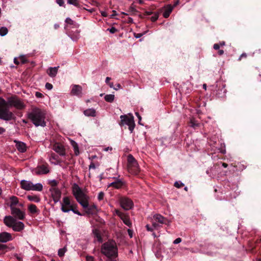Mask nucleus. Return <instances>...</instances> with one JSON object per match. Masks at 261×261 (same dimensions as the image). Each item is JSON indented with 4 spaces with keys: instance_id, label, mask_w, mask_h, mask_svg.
<instances>
[{
    "instance_id": "nucleus-49",
    "label": "nucleus",
    "mask_w": 261,
    "mask_h": 261,
    "mask_svg": "<svg viewBox=\"0 0 261 261\" xmlns=\"http://www.w3.org/2000/svg\"><path fill=\"white\" fill-rule=\"evenodd\" d=\"M115 214L116 215H117L119 217H120L121 216H122V215L124 214L121 212H120L119 210H115Z\"/></svg>"
},
{
    "instance_id": "nucleus-23",
    "label": "nucleus",
    "mask_w": 261,
    "mask_h": 261,
    "mask_svg": "<svg viewBox=\"0 0 261 261\" xmlns=\"http://www.w3.org/2000/svg\"><path fill=\"white\" fill-rule=\"evenodd\" d=\"M43 189V185L41 183L34 184L32 182V186L31 187V191H41Z\"/></svg>"
},
{
    "instance_id": "nucleus-24",
    "label": "nucleus",
    "mask_w": 261,
    "mask_h": 261,
    "mask_svg": "<svg viewBox=\"0 0 261 261\" xmlns=\"http://www.w3.org/2000/svg\"><path fill=\"white\" fill-rule=\"evenodd\" d=\"M70 144H71V146L73 148L75 155L76 156L79 155L80 151H79V146H78V144H77V143L72 140H70Z\"/></svg>"
},
{
    "instance_id": "nucleus-63",
    "label": "nucleus",
    "mask_w": 261,
    "mask_h": 261,
    "mask_svg": "<svg viewBox=\"0 0 261 261\" xmlns=\"http://www.w3.org/2000/svg\"><path fill=\"white\" fill-rule=\"evenodd\" d=\"M110 80H111L110 77H107L106 79V83L108 84L110 83L109 81H110Z\"/></svg>"
},
{
    "instance_id": "nucleus-10",
    "label": "nucleus",
    "mask_w": 261,
    "mask_h": 261,
    "mask_svg": "<svg viewBox=\"0 0 261 261\" xmlns=\"http://www.w3.org/2000/svg\"><path fill=\"white\" fill-rule=\"evenodd\" d=\"M50 191L55 203H57L59 201L61 196V192L60 190L56 187H52L50 189Z\"/></svg>"
},
{
    "instance_id": "nucleus-50",
    "label": "nucleus",
    "mask_w": 261,
    "mask_h": 261,
    "mask_svg": "<svg viewBox=\"0 0 261 261\" xmlns=\"http://www.w3.org/2000/svg\"><path fill=\"white\" fill-rule=\"evenodd\" d=\"M181 242V238H178L176 239L174 241L173 243H174V244H178V243H180Z\"/></svg>"
},
{
    "instance_id": "nucleus-9",
    "label": "nucleus",
    "mask_w": 261,
    "mask_h": 261,
    "mask_svg": "<svg viewBox=\"0 0 261 261\" xmlns=\"http://www.w3.org/2000/svg\"><path fill=\"white\" fill-rule=\"evenodd\" d=\"M52 149L61 156L66 155V150L64 146L58 142H55L53 144Z\"/></svg>"
},
{
    "instance_id": "nucleus-7",
    "label": "nucleus",
    "mask_w": 261,
    "mask_h": 261,
    "mask_svg": "<svg viewBox=\"0 0 261 261\" xmlns=\"http://www.w3.org/2000/svg\"><path fill=\"white\" fill-rule=\"evenodd\" d=\"M127 169L128 172L133 174H137L140 171L138 164L132 154L127 156Z\"/></svg>"
},
{
    "instance_id": "nucleus-6",
    "label": "nucleus",
    "mask_w": 261,
    "mask_h": 261,
    "mask_svg": "<svg viewBox=\"0 0 261 261\" xmlns=\"http://www.w3.org/2000/svg\"><path fill=\"white\" fill-rule=\"evenodd\" d=\"M120 122L119 125L120 126L127 125L128 126V129L130 133H132L135 126L134 117L132 115L129 114V116L127 115H121L120 117Z\"/></svg>"
},
{
    "instance_id": "nucleus-28",
    "label": "nucleus",
    "mask_w": 261,
    "mask_h": 261,
    "mask_svg": "<svg viewBox=\"0 0 261 261\" xmlns=\"http://www.w3.org/2000/svg\"><path fill=\"white\" fill-rule=\"evenodd\" d=\"M62 205L67 206L70 208L73 207L71 204L70 199L68 197H65L63 198Z\"/></svg>"
},
{
    "instance_id": "nucleus-8",
    "label": "nucleus",
    "mask_w": 261,
    "mask_h": 261,
    "mask_svg": "<svg viewBox=\"0 0 261 261\" xmlns=\"http://www.w3.org/2000/svg\"><path fill=\"white\" fill-rule=\"evenodd\" d=\"M121 206L125 210H129L133 207V202L127 197H122L120 199Z\"/></svg>"
},
{
    "instance_id": "nucleus-56",
    "label": "nucleus",
    "mask_w": 261,
    "mask_h": 261,
    "mask_svg": "<svg viewBox=\"0 0 261 261\" xmlns=\"http://www.w3.org/2000/svg\"><path fill=\"white\" fill-rule=\"evenodd\" d=\"M6 132L5 128L2 127H0V135L3 134Z\"/></svg>"
},
{
    "instance_id": "nucleus-15",
    "label": "nucleus",
    "mask_w": 261,
    "mask_h": 261,
    "mask_svg": "<svg viewBox=\"0 0 261 261\" xmlns=\"http://www.w3.org/2000/svg\"><path fill=\"white\" fill-rule=\"evenodd\" d=\"M82 91V88L81 86L78 85H74L72 86L71 89V93L73 95H76L78 96H81Z\"/></svg>"
},
{
    "instance_id": "nucleus-41",
    "label": "nucleus",
    "mask_w": 261,
    "mask_h": 261,
    "mask_svg": "<svg viewBox=\"0 0 261 261\" xmlns=\"http://www.w3.org/2000/svg\"><path fill=\"white\" fill-rule=\"evenodd\" d=\"M184 184L180 181H175L174 182V186L177 188H179L183 186Z\"/></svg>"
},
{
    "instance_id": "nucleus-61",
    "label": "nucleus",
    "mask_w": 261,
    "mask_h": 261,
    "mask_svg": "<svg viewBox=\"0 0 261 261\" xmlns=\"http://www.w3.org/2000/svg\"><path fill=\"white\" fill-rule=\"evenodd\" d=\"M135 114L137 116V117H138V118L139 119V121H140L141 120V117L140 115H139V113L136 112Z\"/></svg>"
},
{
    "instance_id": "nucleus-34",
    "label": "nucleus",
    "mask_w": 261,
    "mask_h": 261,
    "mask_svg": "<svg viewBox=\"0 0 261 261\" xmlns=\"http://www.w3.org/2000/svg\"><path fill=\"white\" fill-rule=\"evenodd\" d=\"M128 12L131 15H136L137 11V10L134 8V7L132 5L128 9Z\"/></svg>"
},
{
    "instance_id": "nucleus-62",
    "label": "nucleus",
    "mask_w": 261,
    "mask_h": 261,
    "mask_svg": "<svg viewBox=\"0 0 261 261\" xmlns=\"http://www.w3.org/2000/svg\"><path fill=\"white\" fill-rule=\"evenodd\" d=\"M14 62L15 64L18 65L19 63V61H18V59L17 58L14 59Z\"/></svg>"
},
{
    "instance_id": "nucleus-47",
    "label": "nucleus",
    "mask_w": 261,
    "mask_h": 261,
    "mask_svg": "<svg viewBox=\"0 0 261 261\" xmlns=\"http://www.w3.org/2000/svg\"><path fill=\"white\" fill-rule=\"evenodd\" d=\"M86 259V261H94V257L92 256L87 255Z\"/></svg>"
},
{
    "instance_id": "nucleus-33",
    "label": "nucleus",
    "mask_w": 261,
    "mask_h": 261,
    "mask_svg": "<svg viewBox=\"0 0 261 261\" xmlns=\"http://www.w3.org/2000/svg\"><path fill=\"white\" fill-rule=\"evenodd\" d=\"M8 29L6 27H1L0 28V35L4 36L8 33Z\"/></svg>"
},
{
    "instance_id": "nucleus-45",
    "label": "nucleus",
    "mask_w": 261,
    "mask_h": 261,
    "mask_svg": "<svg viewBox=\"0 0 261 261\" xmlns=\"http://www.w3.org/2000/svg\"><path fill=\"white\" fill-rule=\"evenodd\" d=\"M53 85L48 83H46L45 84V88L48 90H51L53 88Z\"/></svg>"
},
{
    "instance_id": "nucleus-42",
    "label": "nucleus",
    "mask_w": 261,
    "mask_h": 261,
    "mask_svg": "<svg viewBox=\"0 0 261 261\" xmlns=\"http://www.w3.org/2000/svg\"><path fill=\"white\" fill-rule=\"evenodd\" d=\"M7 248L6 245L0 244V254L3 253V251Z\"/></svg>"
},
{
    "instance_id": "nucleus-20",
    "label": "nucleus",
    "mask_w": 261,
    "mask_h": 261,
    "mask_svg": "<svg viewBox=\"0 0 261 261\" xmlns=\"http://www.w3.org/2000/svg\"><path fill=\"white\" fill-rule=\"evenodd\" d=\"M10 209L12 208L15 207V206L19 204V200L17 197L14 196H11L10 197Z\"/></svg>"
},
{
    "instance_id": "nucleus-60",
    "label": "nucleus",
    "mask_w": 261,
    "mask_h": 261,
    "mask_svg": "<svg viewBox=\"0 0 261 261\" xmlns=\"http://www.w3.org/2000/svg\"><path fill=\"white\" fill-rule=\"evenodd\" d=\"M146 228L148 231H152V229L148 224L146 225Z\"/></svg>"
},
{
    "instance_id": "nucleus-48",
    "label": "nucleus",
    "mask_w": 261,
    "mask_h": 261,
    "mask_svg": "<svg viewBox=\"0 0 261 261\" xmlns=\"http://www.w3.org/2000/svg\"><path fill=\"white\" fill-rule=\"evenodd\" d=\"M95 165L94 164V163L93 162H91L90 164V165L89 166V170H91V169H95Z\"/></svg>"
},
{
    "instance_id": "nucleus-39",
    "label": "nucleus",
    "mask_w": 261,
    "mask_h": 261,
    "mask_svg": "<svg viewBox=\"0 0 261 261\" xmlns=\"http://www.w3.org/2000/svg\"><path fill=\"white\" fill-rule=\"evenodd\" d=\"M61 210L64 213H67L71 211L70 208L68 207L67 206H65L64 205H62Z\"/></svg>"
},
{
    "instance_id": "nucleus-22",
    "label": "nucleus",
    "mask_w": 261,
    "mask_h": 261,
    "mask_svg": "<svg viewBox=\"0 0 261 261\" xmlns=\"http://www.w3.org/2000/svg\"><path fill=\"white\" fill-rule=\"evenodd\" d=\"M153 219L155 222H158L160 224H164L165 223L166 219L160 214H155L153 216Z\"/></svg>"
},
{
    "instance_id": "nucleus-11",
    "label": "nucleus",
    "mask_w": 261,
    "mask_h": 261,
    "mask_svg": "<svg viewBox=\"0 0 261 261\" xmlns=\"http://www.w3.org/2000/svg\"><path fill=\"white\" fill-rule=\"evenodd\" d=\"M11 214L16 218L23 220L25 218V213L20 209L14 207L11 209Z\"/></svg>"
},
{
    "instance_id": "nucleus-44",
    "label": "nucleus",
    "mask_w": 261,
    "mask_h": 261,
    "mask_svg": "<svg viewBox=\"0 0 261 261\" xmlns=\"http://www.w3.org/2000/svg\"><path fill=\"white\" fill-rule=\"evenodd\" d=\"M70 210H71V211H72L74 214H76L79 216L82 215L79 211H78L77 210L74 208L73 207H71V208H70Z\"/></svg>"
},
{
    "instance_id": "nucleus-16",
    "label": "nucleus",
    "mask_w": 261,
    "mask_h": 261,
    "mask_svg": "<svg viewBox=\"0 0 261 261\" xmlns=\"http://www.w3.org/2000/svg\"><path fill=\"white\" fill-rule=\"evenodd\" d=\"M49 160L50 163L54 165H59L62 162V161L58 159V156L54 153H50Z\"/></svg>"
},
{
    "instance_id": "nucleus-36",
    "label": "nucleus",
    "mask_w": 261,
    "mask_h": 261,
    "mask_svg": "<svg viewBox=\"0 0 261 261\" xmlns=\"http://www.w3.org/2000/svg\"><path fill=\"white\" fill-rule=\"evenodd\" d=\"M19 62H21L22 64H24L27 62L26 57L24 55H21L19 57Z\"/></svg>"
},
{
    "instance_id": "nucleus-26",
    "label": "nucleus",
    "mask_w": 261,
    "mask_h": 261,
    "mask_svg": "<svg viewBox=\"0 0 261 261\" xmlns=\"http://www.w3.org/2000/svg\"><path fill=\"white\" fill-rule=\"evenodd\" d=\"M28 199L30 201H34L35 202H39L40 201V198L37 195H28Z\"/></svg>"
},
{
    "instance_id": "nucleus-43",
    "label": "nucleus",
    "mask_w": 261,
    "mask_h": 261,
    "mask_svg": "<svg viewBox=\"0 0 261 261\" xmlns=\"http://www.w3.org/2000/svg\"><path fill=\"white\" fill-rule=\"evenodd\" d=\"M107 30L109 31L111 34H114L117 31V30L115 27H112L111 28L108 29Z\"/></svg>"
},
{
    "instance_id": "nucleus-4",
    "label": "nucleus",
    "mask_w": 261,
    "mask_h": 261,
    "mask_svg": "<svg viewBox=\"0 0 261 261\" xmlns=\"http://www.w3.org/2000/svg\"><path fill=\"white\" fill-rule=\"evenodd\" d=\"M101 252L109 258L116 257L118 255V249L116 243L113 241L105 243L101 246Z\"/></svg>"
},
{
    "instance_id": "nucleus-27",
    "label": "nucleus",
    "mask_w": 261,
    "mask_h": 261,
    "mask_svg": "<svg viewBox=\"0 0 261 261\" xmlns=\"http://www.w3.org/2000/svg\"><path fill=\"white\" fill-rule=\"evenodd\" d=\"M122 186L123 182L120 180H118L116 181L112 182L110 185V186H112L116 189H119L121 188Z\"/></svg>"
},
{
    "instance_id": "nucleus-18",
    "label": "nucleus",
    "mask_w": 261,
    "mask_h": 261,
    "mask_svg": "<svg viewBox=\"0 0 261 261\" xmlns=\"http://www.w3.org/2000/svg\"><path fill=\"white\" fill-rule=\"evenodd\" d=\"M59 66L49 67L47 71L48 75L51 77H54L56 76Z\"/></svg>"
},
{
    "instance_id": "nucleus-5",
    "label": "nucleus",
    "mask_w": 261,
    "mask_h": 261,
    "mask_svg": "<svg viewBox=\"0 0 261 261\" xmlns=\"http://www.w3.org/2000/svg\"><path fill=\"white\" fill-rule=\"evenodd\" d=\"M4 223L7 226L11 227L15 231L19 232L24 228V224L21 221H17L12 216H6L4 219Z\"/></svg>"
},
{
    "instance_id": "nucleus-29",
    "label": "nucleus",
    "mask_w": 261,
    "mask_h": 261,
    "mask_svg": "<svg viewBox=\"0 0 261 261\" xmlns=\"http://www.w3.org/2000/svg\"><path fill=\"white\" fill-rule=\"evenodd\" d=\"M28 209L32 214H35L38 212L37 206L35 204H33L29 205Z\"/></svg>"
},
{
    "instance_id": "nucleus-19",
    "label": "nucleus",
    "mask_w": 261,
    "mask_h": 261,
    "mask_svg": "<svg viewBox=\"0 0 261 261\" xmlns=\"http://www.w3.org/2000/svg\"><path fill=\"white\" fill-rule=\"evenodd\" d=\"M173 9V6H172L170 5H168L166 7H165V11L163 14L164 17L168 18L171 12L172 11Z\"/></svg>"
},
{
    "instance_id": "nucleus-46",
    "label": "nucleus",
    "mask_w": 261,
    "mask_h": 261,
    "mask_svg": "<svg viewBox=\"0 0 261 261\" xmlns=\"http://www.w3.org/2000/svg\"><path fill=\"white\" fill-rule=\"evenodd\" d=\"M190 123L191 126L192 127L195 128L196 126H198V123H196L194 120H191Z\"/></svg>"
},
{
    "instance_id": "nucleus-52",
    "label": "nucleus",
    "mask_w": 261,
    "mask_h": 261,
    "mask_svg": "<svg viewBox=\"0 0 261 261\" xmlns=\"http://www.w3.org/2000/svg\"><path fill=\"white\" fill-rule=\"evenodd\" d=\"M143 36V34L142 33H138V34H135L134 36L136 38H139Z\"/></svg>"
},
{
    "instance_id": "nucleus-3",
    "label": "nucleus",
    "mask_w": 261,
    "mask_h": 261,
    "mask_svg": "<svg viewBox=\"0 0 261 261\" xmlns=\"http://www.w3.org/2000/svg\"><path fill=\"white\" fill-rule=\"evenodd\" d=\"M28 118L37 127L39 126L44 127L46 126L45 114L39 108H33L32 111L28 114Z\"/></svg>"
},
{
    "instance_id": "nucleus-13",
    "label": "nucleus",
    "mask_w": 261,
    "mask_h": 261,
    "mask_svg": "<svg viewBox=\"0 0 261 261\" xmlns=\"http://www.w3.org/2000/svg\"><path fill=\"white\" fill-rule=\"evenodd\" d=\"M14 142L15 143V146L17 150L20 152H24L27 150L26 145L24 143L14 140Z\"/></svg>"
},
{
    "instance_id": "nucleus-40",
    "label": "nucleus",
    "mask_w": 261,
    "mask_h": 261,
    "mask_svg": "<svg viewBox=\"0 0 261 261\" xmlns=\"http://www.w3.org/2000/svg\"><path fill=\"white\" fill-rule=\"evenodd\" d=\"M105 194L103 192H100L98 193L97 198L98 200H102L104 198Z\"/></svg>"
},
{
    "instance_id": "nucleus-21",
    "label": "nucleus",
    "mask_w": 261,
    "mask_h": 261,
    "mask_svg": "<svg viewBox=\"0 0 261 261\" xmlns=\"http://www.w3.org/2000/svg\"><path fill=\"white\" fill-rule=\"evenodd\" d=\"M84 114L87 117H95L96 116V111L94 109H88L84 111Z\"/></svg>"
},
{
    "instance_id": "nucleus-32",
    "label": "nucleus",
    "mask_w": 261,
    "mask_h": 261,
    "mask_svg": "<svg viewBox=\"0 0 261 261\" xmlns=\"http://www.w3.org/2000/svg\"><path fill=\"white\" fill-rule=\"evenodd\" d=\"M93 234H94V236L96 238L98 242H100L102 241V238H101L100 234L98 230L95 229L94 230H93Z\"/></svg>"
},
{
    "instance_id": "nucleus-17",
    "label": "nucleus",
    "mask_w": 261,
    "mask_h": 261,
    "mask_svg": "<svg viewBox=\"0 0 261 261\" xmlns=\"http://www.w3.org/2000/svg\"><path fill=\"white\" fill-rule=\"evenodd\" d=\"M49 171L48 167L45 165H41L36 169V173L37 174H43L48 173Z\"/></svg>"
},
{
    "instance_id": "nucleus-57",
    "label": "nucleus",
    "mask_w": 261,
    "mask_h": 261,
    "mask_svg": "<svg viewBox=\"0 0 261 261\" xmlns=\"http://www.w3.org/2000/svg\"><path fill=\"white\" fill-rule=\"evenodd\" d=\"M153 14V13L152 12V11H146L145 12V15H150L151 14Z\"/></svg>"
},
{
    "instance_id": "nucleus-35",
    "label": "nucleus",
    "mask_w": 261,
    "mask_h": 261,
    "mask_svg": "<svg viewBox=\"0 0 261 261\" xmlns=\"http://www.w3.org/2000/svg\"><path fill=\"white\" fill-rule=\"evenodd\" d=\"M67 3L70 5H73L76 7H78L79 5L77 0H68Z\"/></svg>"
},
{
    "instance_id": "nucleus-25",
    "label": "nucleus",
    "mask_w": 261,
    "mask_h": 261,
    "mask_svg": "<svg viewBox=\"0 0 261 261\" xmlns=\"http://www.w3.org/2000/svg\"><path fill=\"white\" fill-rule=\"evenodd\" d=\"M121 219L123 221V223L128 226H130L132 224L130 221L126 214H123L122 216L120 217Z\"/></svg>"
},
{
    "instance_id": "nucleus-14",
    "label": "nucleus",
    "mask_w": 261,
    "mask_h": 261,
    "mask_svg": "<svg viewBox=\"0 0 261 261\" xmlns=\"http://www.w3.org/2000/svg\"><path fill=\"white\" fill-rule=\"evenodd\" d=\"M32 186V182L30 180L24 179L20 181L21 188L26 191H31V187Z\"/></svg>"
},
{
    "instance_id": "nucleus-58",
    "label": "nucleus",
    "mask_w": 261,
    "mask_h": 261,
    "mask_svg": "<svg viewBox=\"0 0 261 261\" xmlns=\"http://www.w3.org/2000/svg\"><path fill=\"white\" fill-rule=\"evenodd\" d=\"M112 150V148L110 147H106L103 149V150L105 151H108L109 150Z\"/></svg>"
},
{
    "instance_id": "nucleus-64",
    "label": "nucleus",
    "mask_w": 261,
    "mask_h": 261,
    "mask_svg": "<svg viewBox=\"0 0 261 261\" xmlns=\"http://www.w3.org/2000/svg\"><path fill=\"white\" fill-rule=\"evenodd\" d=\"M218 54H219V55H222L224 54L223 50H222V49L219 50L218 51Z\"/></svg>"
},
{
    "instance_id": "nucleus-54",
    "label": "nucleus",
    "mask_w": 261,
    "mask_h": 261,
    "mask_svg": "<svg viewBox=\"0 0 261 261\" xmlns=\"http://www.w3.org/2000/svg\"><path fill=\"white\" fill-rule=\"evenodd\" d=\"M35 95H36V97H37L41 98V97H42V95H42V93H40V92H36V94H35Z\"/></svg>"
},
{
    "instance_id": "nucleus-53",
    "label": "nucleus",
    "mask_w": 261,
    "mask_h": 261,
    "mask_svg": "<svg viewBox=\"0 0 261 261\" xmlns=\"http://www.w3.org/2000/svg\"><path fill=\"white\" fill-rule=\"evenodd\" d=\"M247 57V54L246 53H243L241 55L239 58V60H241L243 58H246Z\"/></svg>"
},
{
    "instance_id": "nucleus-1",
    "label": "nucleus",
    "mask_w": 261,
    "mask_h": 261,
    "mask_svg": "<svg viewBox=\"0 0 261 261\" xmlns=\"http://www.w3.org/2000/svg\"><path fill=\"white\" fill-rule=\"evenodd\" d=\"M26 105L23 100L16 95L7 97L6 99L0 97V119L10 121L15 119L14 114L10 111V108H14L18 110L25 108Z\"/></svg>"
},
{
    "instance_id": "nucleus-59",
    "label": "nucleus",
    "mask_w": 261,
    "mask_h": 261,
    "mask_svg": "<svg viewBox=\"0 0 261 261\" xmlns=\"http://www.w3.org/2000/svg\"><path fill=\"white\" fill-rule=\"evenodd\" d=\"M108 84H109V85L110 88H113L114 89L116 90H117V88H115L114 87L113 83H109Z\"/></svg>"
},
{
    "instance_id": "nucleus-51",
    "label": "nucleus",
    "mask_w": 261,
    "mask_h": 261,
    "mask_svg": "<svg viewBox=\"0 0 261 261\" xmlns=\"http://www.w3.org/2000/svg\"><path fill=\"white\" fill-rule=\"evenodd\" d=\"M57 3L60 6H63L64 5V2L63 0H57Z\"/></svg>"
},
{
    "instance_id": "nucleus-38",
    "label": "nucleus",
    "mask_w": 261,
    "mask_h": 261,
    "mask_svg": "<svg viewBox=\"0 0 261 261\" xmlns=\"http://www.w3.org/2000/svg\"><path fill=\"white\" fill-rule=\"evenodd\" d=\"M66 252L65 248H61L58 250V255L60 257L63 256Z\"/></svg>"
},
{
    "instance_id": "nucleus-12",
    "label": "nucleus",
    "mask_w": 261,
    "mask_h": 261,
    "mask_svg": "<svg viewBox=\"0 0 261 261\" xmlns=\"http://www.w3.org/2000/svg\"><path fill=\"white\" fill-rule=\"evenodd\" d=\"M12 240V238L10 233L3 232L0 233V242L6 243Z\"/></svg>"
},
{
    "instance_id": "nucleus-37",
    "label": "nucleus",
    "mask_w": 261,
    "mask_h": 261,
    "mask_svg": "<svg viewBox=\"0 0 261 261\" xmlns=\"http://www.w3.org/2000/svg\"><path fill=\"white\" fill-rule=\"evenodd\" d=\"M153 16L150 18L152 22L155 21L159 18V14L158 13H153Z\"/></svg>"
},
{
    "instance_id": "nucleus-55",
    "label": "nucleus",
    "mask_w": 261,
    "mask_h": 261,
    "mask_svg": "<svg viewBox=\"0 0 261 261\" xmlns=\"http://www.w3.org/2000/svg\"><path fill=\"white\" fill-rule=\"evenodd\" d=\"M214 48L216 50H218L220 48V45L218 44H215L213 46Z\"/></svg>"
},
{
    "instance_id": "nucleus-2",
    "label": "nucleus",
    "mask_w": 261,
    "mask_h": 261,
    "mask_svg": "<svg viewBox=\"0 0 261 261\" xmlns=\"http://www.w3.org/2000/svg\"><path fill=\"white\" fill-rule=\"evenodd\" d=\"M72 193L77 202L86 209V213L89 215H94L97 213V207L95 204L89 205V197L81 190L77 184H74Z\"/></svg>"
},
{
    "instance_id": "nucleus-31",
    "label": "nucleus",
    "mask_w": 261,
    "mask_h": 261,
    "mask_svg": "<svg viewBox=\"0 0 261 261\" xmlns=\"http://www.w3.org/2000/svg\"><path fill=\"white\" fill-rule=\"evenodd\" d=\"M115 95L114 94H107L105 96V100L109 102H112L114 101Z\"/></svg>"
},
{
    "instance_id": "nucleus-30",
    "label": "nucleus",
    "mask_w": 261,
    "mask_h": 261,
    "mask_svg": "<svg viewBox=\"0 0 261 261\" xmlns=\"http://www.w3.org/2000/svg\"><path fill=\"white\" fill-rule=\"evenodd\" d=\"M65 22L68 25H73V27L77 28L78 27V24L69 17L66 19Z\"/></svg>"
}]
</instances>
